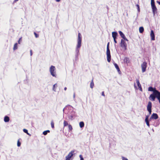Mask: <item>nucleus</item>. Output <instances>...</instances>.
Returning a JSON list of instances; mask_svg holds the SVG:
<instances>
[{
    "mask_svg": "<svg viewBox=\"0 0 160 160\" xmlns=\"http://www.w3.org/2000/svg\"><path fill=\"white\" fill-rule=\"evenodd\" d=\"M107 58L108 61L109 62L111 60V54H107Z\"/></svg>",
    "mask_w": 160,
    "mask_h": 160,
    "instance_id": "f3484780",
    "label": "nucleus"
},
{
    "mask_svg": "<svg viewBox=\"0 0 160 160\" xmlns=\"http://www.w3.org/2000/svg\"><path fill=\"white\" fill-rule=\"evenodd\" d=\"M148 90L150 91H152L153 93L155 94V95L157 94V92H158L159 91L156 90L155 88H153L152 87H150L148 88Z\"/></svg>",
    "mask_w": 160,
    "mask_h": 160,
    "instance_id": "423d86ee",
    "label": "nucleus"
},
{
    "mask_svg": "<svg viewBox=\"0 0 160 160\" xmlns=\"http://www.w3.org/2000/svg\"><path fill=\"white\" fill-rule=\"evenodd\" d=\"M56 68L54 66H51L50 68L49 71L51 75L53 77H56Z\"/></svg>",
    "mask_w": 160,
    "mask_h": 160,
    "instance_id": "f257e3e1",
    "label": "nucleus"
},
{
    "mask_svg": "<svg viewBox=\"0 0 160 160\" xmlns=\"http://www.w3.org/2000/svg\"><path fill=\"white\" fill-rule=\"evenodd\" d=\"M136 6L137 7V9L139 11H140V8H139V5L138 4H137Z\"/></svg>",
    "mask_w": 160,
    "mask_h": 160,
    "instance_id": "72a5a7b5",
    "label": "nucleus"
},
{
    "mask_svg": "<svg viewBox=\"0 0 160 160\" xmlns=\"http://www.w3.org/2000/svg\"><path fill=\"white\" fill-rule=\"evenodd\" d=\"M34 34L35 35V37L36 38H38V37H39V35L38 34H37L36 32H34Z\"/></svg>",
    "mask_w": 160,
    "mask_h": 160,
    "instance_id": "2f4dec72",
    "label": "nucleus"
},
{
    "mask_svg": "<svg viewBox=\"0 0 160 160\" xmlns=\"http://www.w3.org/2000/svg\"><path fill=\"white\" fill-rule=\"evenodd\" d=\"M151 5L153 13L154 14L155 12L157 11V8L155 5V2L151 3Z\"/></svg>",
    "mask_w": 160,
    "mask_h": 160,
    "instance_id": "6e6552de",
    "label": "nucleus"
},
{
    "mask_svg": "<svg viewBox=\"0 0 160 160\" xmlns=\"http://www.w3.org/2000/svg\"><path fill=\"white\" fill-rule=\"evenodd\" d=\"M74 152V150L71 151L66 157V160H70L71 158L73 156Z\"/></svg>",
    "mask_w": 160,
    "mask_h": 160,
    "instance_id": "7ed1b4c3",
    "label": "nucleus"
},
{
    "mask_svg": "<svg viewBox=\"0 0 160 160\" xmlns=\"http://www.w3.org/2000/svg\"><path fill=\"white\" fill-rule=\"evenodd\" d=\"M157 2L160 5V1H157Z\"/></svg>",
    "mask_w": 160,
    "mask_h": 160,
    "instance_id": "c03bdc74",
    "label": "nucleus"
},
{
    "mask_svg": "<svg viewBox=\"0 0 160 160\" xmlns=\"http://www.w3.org/2000/svg\"><path fill=\"white\" fill-rule=\"evenodd\" d=\"M67 88L66 87H65L64 88V90H67Z\"/></svg>",
    "mask_w": 160,
    "mask_h": 160,
    "instance_id": "a18cd8bd",
    "label": "nucleus"
},
{
    "mask_svg": "<svg viewBox=\"0 0 160 160\" xmlns=\"http://www.w3.org/2000/svg\"><path fill=\"white\" fill-rule=\"evenodd\" d=\"M57 85L56 84H54L53 85V89L54 91H55V86H57Z\"/></svg>",
    "mask_w": 160,
    "mask_h": 160,
    "instance_id": "f704fd0d",
    "label": "nucleus"
},
{
    "mask_svg": "<svg viewBox=\"0 0 160 160\" xmlns=\"http://www.w3.org/2000/svg\"><path fill=\"white\" fill-rule=\"evenodd\" d=\"M51 127L52 128H54V122L53 120H52L51 122Z\"/></svg>",
    "mask_w": 160,
    "mask_h": 160,
    "instance_id": "c85d7f7f",
    "label": "nucleus"
},
{
    "mask_svg": "<svg viewBox=\"0 0 160 160\" xmlns=\"http://www.w3.org/2000/svg\"><path fill=\"white\" fill-rule=\"evenodd\" d=\"M9 118L8 116H6L4 118V121L5 122H8L9 121Z\"/></svg>",
    "mask_w": 160,
    "mask_h": 160,
    "instance_id": "aec40b11",
    "label": "nucleus"
},
{
    "mask_svg": "<svg viewBox=\"0 0 160 160\" xmlns=\"http://www.w3.org/2000/svg\"><path fill=\"white\" fill-rule=\"evenodd\" d=\"M152 102L149 101L148 102L147 106V109L148 111L149 112V114H151L152 112Z\"/></svg>",
    "mask_w": 160,
    "mask_h": 160,
    "instance_id": "39448f33",
    "label": "nucleus"
},
{
    "mask_svg": "<svg viewBox=\"0 0 160 160\" xmlns=\"http://www.w3.org/2000/svg\"><path fill=\"white\" fill-rule=\"evenodd\" d=\"M79 157L80 158V160H84L82 156L81 155H79Z\"/></svg>",
    "mask_w": 160,
    "mask_h": 160,
    "instance_id": "473e14b6",
    "label": "nucleus"
},
{
    "mask_svg": "<svg viewBox=\"0 0 160 160\" xmlns=\"http://www.w3.org/2000/svg\"><path fill=\"white\" fill-rule=\"evenodd\" d=\"M114 65L115 67L117 69L118 71V72H120V70L119 69V67L118 65H117V64H116V63H114Z\"/></svg>",
    "mask_w": 160,
    "mask_h": 160,
    "instance_id": "412c9836",
    "label": "nucleus"
},
{
    "mask_svg": "<svg viewBox=\"0 0 160 160\" xmlns=\"http://www.w3.org/2000/svg\"><path fill=\"white\" fill-rule=\"evenodd\" d=\"M156 98V96L153 93L150 95L149 98L150 100H151L152 101H154L155 100Z\"/></svg>",
    "mask_w": 160,
    "mask_h": 160,
    "instance_id": "1a4fd4ad",
    "label": "nucleus"
},
{
    "mask_svg": "<svg viewBox=\"0 0 160 160\" xmlns=\"http://www.w3.org/2000/svg\"><path fill=\"white\" fill-rule=\"evenodd\" d=\"M154 2V0H151V3Z\"/></svg>",
    "mask_w": 160,
    "mask_h": 160,
    "instance_id": "79ce46f5",
    "label": "nucleus"
},
{
    "mask_svg": "<svg viewBox=\"0 0 160 160\" xmlns=\"http://www.w3.org/2000/svg\"><path fill=\"white\" fill-rule=\"evenodd\" d=\"M21 41H22V38H21L19 39L18 41V43L19 44H20V42H21Z\"/></svg>",
    "mask_w": 160,
    "mask_h": 160,
    "instance_id": "c9c22d12",
    "label": "nucleus"
},
{
    "mask_svg": "<svg viewBox=\"0 0 160 160\" xmlns=\"http://www.w3.org/2000/svg\"><path fill=\"white\" fill-rule=\"evenodd\" d=\"M158 118V114L156 113H153L151 115L150 119H157Z\"/></svg>",
    "mask_w": 160,
    "mask_h": 160,
    "instance_id": "9d476101",
    "label": "nucleus"
},
{
    "mask_svg": "<svg viewBox=\"0 0 160 160\" xmlns=\"http://www.w3.org/2000/svg\"><path fill=\"white\" fill-rule=\"evenodd\" d=\"M112 37L113 39H116L118 34L116 32H112Z\"/></svg>",
    "mask_w": 160,
    "mask_h": 160,
    "instance_id": "4468645a",
    "label": "nucleus"
},
{
    "mask_svg": "<svg viewBox=\"0 0 160 160\" xmlns=\"http://www.w3.org/2000/svg\"><path fill=\"white\" fill-rule=\"evenodd\" d=\"M68 128L69 131H72V128L71 125L70 124L68 125Z\"/></svg>",
    "mask_w": 160,
    "mask_h": 160,
    "instance_id": "cd10ccee",
    "label": "nucleus"
},
{
    "mask_svg": "<svg viewBox=\"0 0 160 160\" xmlns=\"http://www.w3.org/2000/svg\"><path fill=\"white\" fill-rule=\"evenodd\" d=\"M50 132V131L49 130L45 131L43 132V134L44 135H46L47 134L48 132Z\"/></svg>",
    "mask_w": 160,
    "mask_h": 160,
    "instance_id": "bb28decb",
    "label": "nucleus"
},
{
    "mask_svg": "<svg viewBox=\"0 0 160 160\" xmlns=\"http://www.w3.org/2000/svg\"><path fill=\"white\" fill-rule=\"evenodd\" d=\"M145 121L146 122L147 126L148 127H149L150 125H149V122L148 120V116H147L146 117V118L145 119Z\"/></svg>",
    "mask_w": 160,
    "mask_h": 160,
    "instance_id": "a211bd4d",
    "label": "nucleus"
},
{
    "mask_svg": "<svg viewBox=\"0 0 160 160\" xmlns=\"http://www.w3.org/2000/svg\"><path fill=\"white\" fill-rule=\"evenodd\" d=\"M18 0H14V2H17L18 1Z\"/></svg>",
    "mask_w": 160,
    "mask_h": 160,
    "instance_id": "37998d69",
    "label": "nucleus"
},
{
    "mask_svg": "<svg viewBox=\"0 0 160 160\" xmlns=\"http://www.w3.org/2000/svg\"><path fill=\"white\" fill-rule=\"evenodd\" d=\"M155 95L156 96V98H158L160 103V92H157V94Z\"/></svg>",
    "mask_w": 160,
    "mask_h": 160,
    "instance_id": "6ab92c4d",
    "label": "nucleus"
},
{
    "mask_svg": "<svg viewBox=\"0 0 160 160\" xmlns=\"http://www.w3.org/2000/svg\"><path fill=\"white\" fill-rule=\"evenodd\" d=\"M94 86V84L93 81V79L91 81L90 84V87L91 88H92Z\"/></svg>",
    "mask_w": 160,
    "mask_h": 160,
    "instance_id": "4be33fe9",
    "label": "nucleus"
},
{
    "mask_svg": "<svg viewBox=\"0 0 160 160\" xmlns=\"http://www.w3.org/2000/svg\"><path fill=\"white\" fill-rule=\"evenodd\" d=\"M115 43H117V41L116 40V39H113Z\"/></svg>",
    "mask_w": 160,
    "mask_h": 160,
    "instance_id": "ea45409f",
    "label": "nucleus"
},
{
    "mask_svg": "<svg viewBox=\"0 0 160 160\" xmlns=\"http://www.w3.org/2000/svg\"><path fill=\"white\" fill-rule=\"evenodd\" d=\"M68 122L66 121H64L63 122V127H65L67 126V125L68 126Z\"/></svg>",
    "mask_w": 160,
    "mask_h": 160,
    "instance_id": "393cba45",
    "label": "nucleus"
},
{
    "mask_svg": "<svg viewBox=\"0 0 160 160\" xmlns=\"http://www.w3.org/2000/svg\"><path fill=\"white\" fill-rule=\"evenodd\" d=\"M141 67L142 69V72H144L146 71L147 67V63L146 62H144L141 64Z\"/></svg>",
    "mask_w": 160,
    "mask_h": 160,
    "instance_id": "0eeeda50",
    "label": "nucleus"
},
{
    "mask_svg": "<svg viewBox=\"0 0 160 160\" xmlns=\"http://www.w3.org/2000/svg\"><path fill=\"white\" fill-rule=\"evenodd\" d=\"M136 82L137 83L138 86V88L139 90L141 91H142V89L141 87V85L139 82V80L138 79L136 80Z\"/></svg>",
    "mask_w": 160,
    "mask_h": 160,
    "instance_id": "9b49d317",
    "label": "nucleus"
},
{
    "mask_svg": "<svg viewBox=\"0 0 160 160\" xmlns=\"http://www.w3.org/2000/svg\"><path fill=\"white\" fill-rule=\"evenodd\" d=\"M30 54L31 56H32V50H30Z\"/></svg>",
    "mask_w": 160,
    "mask_h": 160,
    "instance_id": "58836bf2",
    "label": "nucleus"
},
{
    "mask_svg": "<svg viewBox=\"0 0 160 160\" xmlns=\"http://www.w3.org/2000/svg\"><path fill=\"white\" fill-rule=\"evenodd\" d=\"M150 36L152 40H155V35L153 31L152 30H151V31Z\"/></svg>",
    "mask_w": 160,
    "mask_h": 160,
    "instance_id": "ddd939ff",
    "label": "nucleus"
},
{
    "mask_svg": "<svg viewBox=\"0 0 160 160\" xmlns=\"http://www.w3.org/2000/svg\"><path fill=\"white\" fill-rule=\"evenodd\" d=\"M144 31V28L142 27H140L139 28V32L140 33H142Z\"/></svg>",
    "mask_w": 160,
    "mask_h": 160,
    "instance_id": "5701e85b",
    "label": "nucleus"
},
{
    "mask_svg": "<svg viewBox=\"0 0 160 160\" xmlns=\"http://www.w3.org/2000/svg\"><path fill=\"white\" fill-rule=\"evenodd\" d=\"M60 0H56V1L57 2H59Z\"/></svg>",
    "mask_w": 160,
    "mask_h": 160,
    "instance_id": "49530a36",
    "label": "nucleus"
},
{
    "mask_svg": "<svg viewBox=\"0 0 160 160\" xmlns=\"http://www.w3.org/2000/svg\"><path fill=\"white\" fill-rule=\"evenodd\" d=\"M17 48H18V44H17V43H16L14 44V47L13 48V50H15L17 49Z\"/></svg>",
    "mask_w": 160,
    "mask_h": 160,
    "instance_id": "a878e982",
    "label": "nucleus"
},
{
    "mask_svg": "<svg viewBox=\"0 0 160 160\" xmlns=\"http://www.w3.org/2000/svg\"><path fill=\"white\" fill-rule=\"evenodd\" d=\"M102 95L104 97H105V94H104V91H103L102 92Z\"/></svg>",
    "mask_w": 160,
    "mask_h": 160,
    "instance_id": "4c0bfd02",
    "label": "nucleus"
},
{
    "mask_svg": "<svg viewBox=\"0 0 160 160\" xmlns=\"http://www.w3.org/2000/svg\"><path fill=\"white\" fill-rule=\"evenodd\" d=\"M84 124L83 122H81L79 123V126L80 128H82L84 127Z\"/></svg>",
    "mask_w": 160,
    "mask_h": 160,
    "instance_id": "b1692460",
    "label": "nucleus"
},
{
    "mask_svg": "<svg viewBox=\"0 0 160 160\" xmlns=\"http://www.w3.org/2000/svg\"><path fill=\"white\" fill-rule=\"evenodd\" d=\"M23 132H25V133H26L28 135H29L30 136V135L29 134V133H28V130H27V129H23Z\"/></svg>",
    "mask_w": 160,
    "mask_h": 160,
    "instance_id": "c756f323",
    "label": "nucleus"
},
{
    "mask_svg": "<svg viewBox=\"0 0 160 160\" xmlns=\"http://www.w3.org/2000/svg\"><path fill=\"white\" fill-rule=\"evenodd\" d=\"M21 143L20 142L19 139H18L17 142V146L18 147H20L21 145Z\"/></svg>",
    "mask_w": 160,
    "mask_h": 160,
    "instance_id": "7c9ffc66",
    "label": "nucleus"
},
{
    "mask_svg": "<svg viewBox=\"0 0 160 160\" xmlns=\"http://www.w3.org/2000/svg\"><path fill=\"white\" fill-rule=\"evenodd\" d=\"M107 54H110V51L109 48V42L108 43L107 47Z\"/></svg>",
    "mask_w": 160,
    "mask_h": 160,
    "instance_id": "2eb2a0df",
    "label": "nucleus"
},
{
    "mask_svg": "<svg viewBox=\"0 0 160 160\" xmlns=\"http://www.w3.org/2000/svg\"><path fill=\"white\" fill-rule=\"evenodd\" d=\"M82 36L80 33L79 32L78 36V44L77 45V48H79L81 46Z\"/></svg>",
    "mask_w": 160,
    "mask_h": 160,
    "instance_id": "f03ea898",
    "label": "nucleus"
},
{
    "mask_svg": "<svg viewBox=\"0 0 160 160\" xmlns=\"http://www.w3.org/2000/svg\"><path fill=\"white\" fill-rule=\"evenodd\" d=\"M122 160H128L127 158L124 157H122Z\"/></svg>",
    "mask_w": 160,
    "mask_h": 160,
    "instance_id": "e433bc0d",
    "label": "nucleus"
},
{
    "mask_svg": "<svg viewBox=\"0 0 160 160\" xmlns=\"http://www.w3.org/2000/svg\"><path fill=\"white\" fill-rule=\"evenodd\" d=\"M124 61L126 63H128L130 62L129 58L128 57L125 58L124 59Z\"/></svg>",
    "mask_w": 160,
    "mask_h": 160,
    "instance_id": "dca6fc26",
    "label": "nucleus"
},
{
    "mask_svg": "<svg viewBox=\"0 0 160 160\" xmlns=\"http://www.w3.org/2000/svg\"><path fill=\"white\" fill-rule=\"evenodd\" d=\"M134 88H136V89H137V87L135 85V83L134 84Z\"/></svg>",
    "mask_w": 160,
    "mask_h": 160,
    "instance_id": "a19ab883",
    "label": "nucleus"
},
{
    "mask_svg": "<svg viewBox=\"0 0 160 160\" xmlns=\"http://www.w3.org/2000/svg\"><path fill=\"white\" fill-rule=\"evenodd\" d=\"M119 33L121 36L122 38L124 40L127 41H128V40L125 37L124 35L123 34V33L121 31H119Z\"/></svg>",
    "mask_w": 160,
    "mask_h": 160,
    "instance_id": "f8f14e48",
    "label": "nucleus"
},
{
    "mask_svg": "<svg viewBox=\"0 0 160 160\" xmlns=\"http://www.w3.org/2000/svg\"><path fill=\"white\" fill-rule=\"evenodd\" d=\"M121 47L123 48L125 50L127 49V44L124 40L122 39L120 43Z\"/></svg>",
    "mask_w": 160,
    "mask_h": 160,
    "instance_id": "20e7f679",
    "label": "nucleus"
}]
</instances>
